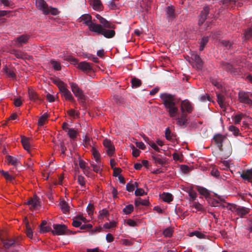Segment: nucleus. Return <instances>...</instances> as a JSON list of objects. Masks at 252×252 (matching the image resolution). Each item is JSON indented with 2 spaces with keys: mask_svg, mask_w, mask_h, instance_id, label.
I'll list each match as a JSON object with an SVG mask.
<instances>
[{
  "mask_svg": "<svg viewBox=\"0 0 252 252\" xmlns=\"http://www.w3.org/2000/svg\"><path fill=\"white\" fill-rule=\"evenodd\" d=\"M162 103L164 105L169 116L176 120V124L180 126H186L189 123V118L183 109H181V114L178 116L179 109L176 106L177 99L175 95L167 93H162L160 95Z\"/></svg>",
  "mask_w": 252,
  "mask_h": 252,
  "instance_id": "f257e3e1",
  "label": "nucleus"
},
{
  "mask_svg": "<svg viewBox=\"0 0 252 252\" xmlns=\"http://www.w3.org/2000/svg\"><path fill=\"white\" fill-rule=\"evenodd\" d=\"M95 17L100 23L99 25L101 26V28L99 30V32H95L97 34L102 35L107 38L114 37L116 34V32L113 30L116 28L115 25L107 21L99 14H96Z\"/></svg>",
  "mask_w": 252,
  "mask_h": 252,
  "instance_id": "f03ea898",
  "label": "nucleus"
},
{
  "mask_svg": "<svg viewBox=\"0 0 252 252\" xmlns=\"http://www.w3.org/2000/svg\"><path fill=\"white\" fill-rule=\"evenodd\" d=\"M81 21L84 22V23L88 26L89 30L91 32H99L100 31L99 30L101 28V26L99 25L98 24H96L92 21V16L89 14H85L82 15L80 18Z\"/></svg>",
  "mask_w": 252,
  "mask_h": 252,
  "instance_id": "7ed1b4c3",
  "label": "nucleus"
},
{
  "mask_svg": "<svg viewBox=\"0 0 252 252\" xmlns=\"http://www.w3.org/2000/svg\"><path fill=\"white\" fill-rule=\"evenodd\" d=\"M3 247L5 252H17L16 245H18L16 241L11 238H6L2 240Z\"/></svg>",
  "mask_w": 252,
  "mask_h": 252,
  "instance_id": "20e7f679",
  "label": "nucleus"
},
{
  "mask_svg": "<svg viewBox=\"0 0 252 252\" xmlns=\"http://www.w3.org/2000/svg\"><path fill=\"white\" fill-rule=\"evenodd\" d=\"M69 84L72 92L75 96L78 98V101L81 103H84L85 101L86 96L83 94V91L75 83L71 82Z\"/></svg>",
  "mask_w": 252,
  "mask_h": 252,
  "instance_id": "39448f33",
  "label": "nucleus"
},
{
  "mask_svg": "<svg viewBox=\"0 0 252 252\" xmlns=\"http://www.w3.org/2000/svg\"><path fill=\"white\" fill-rule=\"evenodd\" d=\"M54 230L52 231L54 234L62 235L64 234H69L71 232L67 229V227L64 224H54Z\"/></svg>",
  "mask_w": 252,
  "mask_h": 252,
  "instance_id": "423d86ee",
  "label": "nucleus"
},
{
  "mask_svg": "<svg viewBox=\"0 0 252 252\" xmlns=\"http://www.w3.org/2000/svg\"><path fill=\"white\" fill-rule=\"evenodd\" d=\"M166 18L168 22L173 21L176 17V14L175 12V9L172 5L168 6L165 10Z\"/></svg>",
  "mask_w": 252,
  "mask_h": 252,
  "instance_id": "0eeeda50",
  "label": "nucleus"
},
{
  "mask_svg": "<svg viewBox=\"0 0 252 252\" xmlns=\"http://www.w3.org/2000/svg\"><path fill=\"white\" fill-rule=\"evenodd\" d=\"M238 97L241 102L252 105V100L249 98V93L243 91L239 92Z\"/></svg>",
  "mask_w": 252,
  "mask_h": 252,
  "instance_id": "6e6552de",
  "label": "nucleus"
},
{
  "mask_svg": "<svg viewBox=\"0 0 252 252\" xmlns=\"http://www.w3.org/2000/svg\"><path fill=\"white\" fill-rule=\"evenodd\" d=\"M60 91L62 94V95L63 96L66 100H68L72 102H75V100L72 95L71 92L66 88L65 85L64 87H61Z\"/></svg>",
  "mask_w": 252,
  "mask_h": 252,
  "instance_id": "1a4fd4ad",
  "label": "nucleus"
},
{
  "mask_svg": "<svg viewBox=\"0 0 252 252\" xmlns=\"http://www.w3.org/2000/svg\"><path fill=\"white\" fill-rule=\"evenodd\" d=\"M36 6L42 10L44 14H49V8L44 0H36Z\"/></svg>",
  "mask_w": 252,
  "mask_h": 252,
  "instance_id": "9d476101",
  "label": "nucleus"
},
{
  "mask_svg": "<svg viewBox=\"0 0 252 252\" xmlns=\"http://www.w3.org/2000/svg\"><path fill=\"white\" fill-rule=\"evenodd\" d=\"M213 139L219 148V149L220 151H222V144L224 141L226 139V136L220 134H217L214 135Z\"/></svg>",
  "mask_w": 252,
  "mask_h": 252,
  "instance_id": "9b49d317",
  "label": "nucleus"
},
{
  "mask_svg": "<svg viewBox=\"0 0 252 252\" xmlns=\"http://www.w3.org/2000/svg\"><path fill=\"white\" fill-rule=\"evenodd\" d=\"M103 144L104 146L106 149V152L107 154L109 156H112L115 151V147L111 141L107 139H105L103 140Z\"/></svg>",
  "mask_w": 252,
  "mask_h": 252,
  "instance_id": "f8f14e48",
  "label": "nucleus"
},
{
  "mask_svg": "<svg viewBox=\"0 0 252 252\" xmlns=\"http://www.w3.org/2000/svg\"><path fill=\"white\" fill-rule=\"evenodd\" d=\"M220 66L223 69L225 70L231 74L235 75L238 73L237 69L235 68L231 64L227 63L221 62Z\"/></svg>",
  "mask_w": 252,
  "mask_h": 252,
  "instance_id": "ddd939ff",
  "label": "nucleus"
},
{
  "mask_svg": "<svg viewBox=\"0 0 252 252\" xmlns=\"http://www.w3.org/2000/svg\"><path fill=\"white\" fill-rule=\"evenodd\" d=\"M210 8L206 6L203 8V9L201 11V13L199 15V19L198 24L201 25L203 24L205 20L207 19L208 14L209 13Z\"/></svg>",
  "mask_w": 252,
  "mask_h": 252,
  "instance_id": "4468645a",
  "label": "nucleus"
},
{
  "mask_svg": "<svg viewBox=\"0 0 252 252\" xmlns=\"http://www.w3.org/2000/svg\"><path fill=\"white\" fill-rule=\"evenodd\" d=\"M26 204L31 206L30 209H35L40 206V201L38 197L34 195L33 198H30Z\"/></svg>",
  "mask_w": 252,
  "mask_h": 252,
  "instance_id": "2eb2a0df",
  "label": "nucleus"
},
{
  "mask_svg": "<svg viewBox=\"0 0 252 252\" xmlns=\"http://www.w3.org/2000/svg\"><path fill=\"white\" fill-rule=\"evenodd\" d=\"M30 38V35L28 34H22L17 37L15 40L16 46L18 47L22 46L23 44H26L28 42Z\"/></svg>",
  "mask_w": 252,
  "mask_h": 252,
  "instance_id": "dca6fc26",
  "label": "nucleus"
},
{
  "mask_svg": "<svg viewBox=\"0 0 252 252\" xmlns=\"http://www.w3.org/2000/svg\"><path fill=\"white\" fill-rule=\"evenodd\" d=\"M191 59L195 63V66L197 69H201L203 66V62L200 56L195 53L191 55Z\"/></svg>",
  "mask_w": 252,
  "mask_h": 252,
  "instance_id": "f3484780",
  "label": "nucleus"
},
{
  "mask_svg": "<svg viewBox=\"0 0 252 252\" xmlns=\"http://www.w3.org/2000/svg\"><path fill=\"white\" fill-rule=\"evenodd\" d=\"M234 209L237 214L241 218L244 217L245 215H246L250 212V209L241 206L235 207Z\"/></svg>",
  "mask_w": 252,
  "mask_h": 252,
  "instance_id": "a211bd4d",
  "label": "nucleus"
},
{
  "mask_svg": "<svg viewBox=\"0 0 252 252\" xmlns=\"http://www.w3.org/2000/svg\"><path fill=\"white\" fill-rule=\"evenodd\" d=\"M181 109H183L184 112L190 113L193 110V107L190 102L184 100L182 102Z\"/></svg>",
  "mask_w": 252,
  "mask_h": 252,
  "instance_id": "6ab92c4d",
  "label": "nucleus"
},
{
  "mask_svg": "<svg viewBox=\"0 0 252 252\" xmlns=\"http://www.w3.org/2000/svg\"><path fill=\"white\" fill-rule=\"evenodd\" d=\"M240 177L244 180H247L249 182H252V169H247L243 171V173L241 174Z\"/></svg>",
  "mask_w": 252,
  "mask_h": 252,
  "instance_id": "aec40b11",
  "label": "nucleus"
},
{
  "mask_svg": "<svg viewBox=\"0 0 252 252\" xmlns=\"http://www.w3.org/2000/svg\"><path fill=\"white\" fill-rule=\"evenodd\" d=\"M78 68L85 72H88L92 70L90 63L86 62H81L79 63Z\"/></svg>",
  "mask_w": 252,
  "mask_h": 252,
  "instance_id": "412c9836",
  "label": "nucleus"
},
{
  "mask_svg": "<svg viewBox=\"0 0 252 252\" xmlns=\"http://www.w3.org/2000/svg\"><path fill=\"white\" fill-rule=\"evenodd\" d=\"M6 159L9 164L16 166L20 164L19 159L16 157H12L10 155H7L6 156Z\"/></svg>",
  "mask_w": 252,
  "mask_h": 252,
  "instance_id": "4be33fe9",
  "label": "nucleus"
},
{
  "mask_svg": "<svg viewBox=\"0 0 252 252\" xmlns=\"http://www.w3.org/2000/svg\"><path fill=\"white\" fill-rule=\"evenodd\" d=\"M28 94L30 100L33 101H41L38 95L33 90L29 89Z\"/></svg>",
  "mask_w": 252,
  "mask_h": 252,
  "instance_id": "5701e85b",
  "label": "nucleus"
},
{
  "mask_svg": "<svg viewBox=\"0 0 252 252\" xmlns=\"http://www.w3.org/2000/svg\"><path fill=\"white\" fill-rule=\"evenodd\" d=\"M217 101H218L219 104L220 105V106L221 108H225V97L224 96V95H223L222 94H217Z\"/></svg>",
  "mask_w": 252,
  "mask_h": 252,
  "instance_id": "b1692460",
  "label": "nucleus"
},
{
  "mask_svg": "<svg viewBox=\"0 0 252 252\" xmlns=\"http://www.w3.org/2000/svg\"><path fill=\"white\" fill-rule=\"evenodd\" d=\"M29 140L30 139L29 138L25 136H23L21 137V143L23 146L24 148L28 152H29L30 149Z\"/></svg>",
  "mask_w": 252,
  "mask_h": 252,
  "instance_id": "393cba45",
  "label": "nucleus"
},
{
  "mask_svg": "<svg viewBox=\"0 0 252 252\" xmlns=\"http://www.w3.org/2000/svg\"><path fill=\"white\" fill-rule=\"evenodd\" d=\"M160 197L164 202H166L168 203H169L170 202L172 201L173 199V195L171 193L168 192H163L160 195Z\"/></svg>",
  "mask_w": 252,
  "mask_h": 252,
  "instance_id": "a878e982",
  "label": "nucleus"
},
{
  "mask_svg": "<svg viewBox=\"0 0 252 252\" xmlns=\"http://www.w3.org/2000/svg\"><path fill=\"white\" fill-rule=\"evenodd\" d=\"M60 206V208L63 213H66L69 212V207L67 204V203L64 201L62 200L60 202L59 204Z\"/></svg>",
  "mask_w": 252,
  "mask_h": 252,
  "instance_id": "bb28decb",
  "label": "nucleus"
},
{
  "mask_svg": "<svg viewBox=\"0 0 252 252\" xmlns=\"http://www.w3.org/2000/svg\"><path fill=\"white\" fill-rule=\"evenodd\" d=\"M196 189L199 193L205 197H208L210 195L209 191L206 188L200 186H197Z\"/></svg>",
  "mask_w": 252,
  "mask_h": 252,
  "instance_id": "cd10ccee",
  "label": "nucleus"
},
{
  "mask_svg": "<svg viewBox=\"0 0 252 252\" xmlns=\"http://www.w3.org/2000/svg\"><path fill=\"white\" fill-rule=\"evenodd\" d=\"M131 83L132 88H138L140 87L142 85L141 81L135 77L132 78Z\"/></svg>",
  "mask_w": 252,
  "mask_h": 252,
  "instance_id": "c85d7f7f",
  "label": "nucleus"
},
{
  "mask_svg": "<svg viewBox=\"0 0 252 252\" xmlns=\"http://www.w3.org/2000/svg\"><path fill=\"white\" fill-rule=\"evenodd\" d=\"M3 69L4 71L7 74L8 77L11 78L12 79L16 78V76L13 69L8 68L6 66H5Z\"/></svg>",
  "mask_w": 252,
  "mask_h": 252,
  "instance_id": "c756f323",
  "label": "nucleus"
},
{
  "mask_svg": "<svg viewBox=\"0 0 252 252\" xmlns=\"http://www.w3.org/2000/svg\"><path fill=\"white\" fill-rule=\"evenodd\" d=\"M134 203L136 206H138L140 205L148 206L149 204V201L148 200L142 199L140 198H138L135 199Z\"/></svg>",
  "mask_w": 252,
  "mask_h": 252,
  "instance_id": "7c9ffc66",
  "label": "nucleus"
},
{
  "mask_svg": "<svg viewBox=\"0 0 252 252\" xmlns=\"http://www.w3.org/2000/svg\"><path fill=\"white\" fill-rule=\"evenodd\" d=\"M209 41V37L208 36H204L201 38L199 42L200 47L199 50L202 51L204 50V48L206 45V44Z\"/></svg>",
  "mask_w": 252,
  "mask_h": 252,
  "instance_id": "2f4dec72",
  "label": "nucleus"
},
{
  "mask_svg": "<svg viewBox=\"0 0 252 252\" xmlns=\"http://www.w3.org/2000/svg\"><path fill=\"white\" fill-rule=\"evenodd\" d=\"M152 158L154 160L155 163L157 164L162 165L165 163V160L159 158L158 155H153Z\"/></svg>",
  "mask_w": 252,
  "mask_h": 252,
  "instance_id": "473e14b6",
  "label": "nucleus"
},
{
  "mask_svg": "<svg viewBox=\"0 0 252 252\" xmlns=\"http://www.w3.org/2000/svg\"><path fill=\"white\" fill-rule=\"evenodd\" d=\"M93 8L96 10H101L102 4L100 0H94L93 3Z\"/></svg>",
  "mask_w": 252,
  "mask_h": 252,
  "instance_id": "72a5a7b5",
  "label": "nucleus"
},
{
  "mask_svg": "<svg viewBox=\"0 0 252 252\" xmlns=\"http://www.w3.org/2000/svg\"><path fill=\"white\" fill-rule=\"evenodd\" d=\"M0 173L7 181H12L14 179V177L10 175L7 171H4L2 170H0Z\"/></svg>",
  "mask_w": 252,
  "mask_h": 252,
  "instance_id": "f704fd0d",
  "label": "nucleus"
},
{
  "mask_svg": "<svg viewBox=\"0 0 252 252\" xmlns=\"http://www.w3.org/2000/svg\"><path fill=\"white\" fill-rule=\"evenodd\" d=\"M26 233L27 234V236L30 238H32L33 236V233L32 229L29 224V222H27L26 223Z\"/></svg>",
  "mask_w": 252,
  "mask_h": 252,
  "instance_id": "c9c22d12",
  "label": "nucleus"
},
{
  "mask_svg": "<svg viewBox=\"0 0 252 252\" xmlns=\"http://www.w3.org/2000/svg\"><path fill=\"white\" fill-rule=\"evenodd\" d=\"M77 132L74 129L71 128L68 129V130L67 131V135L70 138L74 140L77 137Z\"/></svg>",
  "mask_w": 252,
  "mask_h": 252,
  "instance_id": "e433bc0d",
  "label": "nucleus"
},
{
  "mask_svg": "<svg viewBox=\"0 0 252 252\" xmlns=\"http://www.w3.org/2000/svg\"><path fill=\"white\" fill-rule=\"evenodd\" d=\"M79 166L81 169L84 170V173L89 172L90 168L87 166L86 162L81 159L79 160Z\"/></svg>",
  "mask_w": 252,
  "mask_h": 252,
  "instance_id": "4c0bfd02",
  "label": "nucleus"
},
{
  "mask_svg": "<svg viewBox=\"0 0 252 252\" xmlns=\"http://www.w3.org/2000/svg\"><path fill=\"white\" fill-rule=\"evenodd\" d=\"M228 130L232 132L233 134L235 136H237L240 134L239 128L234 126H230L228 127Z\"/></svg>",
  "mask_w": 252,
  "mask_h": 252,
  "instance_id": "58836bf2",
  "label": "nucleus"
},
{
  "mask_svg": "<svg viewBox=\"0 0 252 252\" xmlns=\"http://www.w3.org/2000/svg\"><path fill=\"white\" fill-rule=\"evenodd\" d=\"M48 117V115L47 113H44L38 119V124L39 126H42L45 121L47 120Z\"/></svg>",
  "mask_w": 252,
  "mask_h": 252,
  "instance_id": "ea45409f",
  "label": "nucleus"
},
{
  "mask_svg": "<svg viewBox=\"0 0 252 252\" xmlns=\"http://www.w3.org/2000/svg\"><path fill=\"white\" fill-rule=\"evenodd\" d=\"M220 43L224 46L227 49H230L233 43L229 40H222L220 41Z\"/></svg>",
  "mask_w": 252,
  "mask_h": 252,
  "instance_id": "a19ab883",
  "label": "nucleus"
},
{
  "mask_svg": "<svg viewBox=\"0 0 252 252\" xmlns=\"http://www.w3.org/2000/svg\"><path fill=\"white\" fill-rule=\"evenodd\" d=\"M92 151L97 163L99 162V154L94 147H92Z\"/></svg>",
  "mask_w": 252,
  "mask_h": 252,
  "instance_id": "79ce46f5",
  "label": "nucleus"
},
{
  "mask_svg": "<svg viewBox=\"0 0 252 252\" xmlns=\"http://www.w3.org/2000/svg\"><path fill=\"white\" fill-rule=\"evenodd\" d=\"M64 60L69 62L72 64H76L78 63V60L71 56L65 57Z\"/></svg>",
  "mask_w": 252,
  "mask_h": 252,
  "instance_id": "37998d69",
  "label": "nucleus"
},
{
  "mask_svg": "<svg viewBox=\"0 0 252 252\" xmlns=\"http://www.w3.org/2000/svg\"><path fill=\"white\" fill-rule=\"evenodd\" d=\"M123 211L126 214H129L133 211V206L132 204L126 205Z\"/></svg>",
  "mask_w": 252,
  "mask_h": 252,
  "instance_id": "c03bdc74",
  "label": "nucleus"
},
{
  "mask_svg": "<svg viewBox=\"0 0 252 252\" xmlns=\"http://www.w3.org/2000/svg\"><path fill=\"white\" fill-rule=\"evenodd\" d=\"M189 195L190 197V201H194L197 197L196 192L192 189H190L188 191Z\"/></svg>",
  "mask_w": 252,
  "mask_h": 252,
  "instance_id": "a18cd8bd",
  "label": "nucleus"
},
{
  "mask_svg": "<svg viewBox=\"0 0 252 252\" xmlns=\"http://www.w3.org/2000/svg\"><path fill=\"white\" fill-rule=\"evenodd\" d=\"M108 211L106 209H103L99 211V219H103L104 217H107L109 216Z\"/></svg>",
  "mask_w": 252,
  "mask_h": 252,
  "instance_id": "49530a36",
  "label": "nucleus"
},
{
  "mask_svg": "<svg viewBox=\"0 0 252 252\" xmlns=\"http://www.w3.org/2000/svg\"><path fill=\"white\" fill-rule=\"evenodd\" d=\"M244 116V115L242 113L236 115L233 118L234 123L235 124H239Z\"/></svg>",
  "mask_w": 252,
  "mask_h": 252,
  "instance_id": "de8ad7c7",
  "label": "nucleus"
},
{
  "mask_svg": "<svg viewBox=\"0 0 252 252\" xmlns=\"http://www.w3.org/2000/svg\"><path fill=\"white\" fill-rule=\"evenodd\" d=\"M173 230L171 228H166L163 232V235L166 237H170L172 236Z\"/></svg>",
  "mask_w": 252,
  "mask_h": 252,
  "instance_id": "09e8293b",
  "label": "nucleus"
},
{
  "mask_svg": "<svg viewBox=\"0 0 252 252\" xmlns=\"http://www.w3.org/2000/svg\"><path fill=\"white\" fill-rule=\"evenodd\" d=\"M51 63L53 65V67L56 70H60L61 69V66L59 62L53 61H51Z\"/></svg>",
  "mask_w": 252,
  "mask_h": 252,
  "instance_id": "8fccbe9b",
  "label": "nucleus"
},
{
  "mask_svg": "<svg viewBox=\"0 0 252 252\" xmlns=\"http://www.w3.org/2000/svg\"><path fill=\"white\" fill-rule=\"evenodd\" d=\"M72 220H73V221L72 223V225L74 227H79L81 226V225L82 224V222L81 221H80V220H79L76 217H75L74 218H73L72 219Z\"/></svg>",
  "mask_w": 252,
  "mask_h": 252,
  "instance_id": "3c124183",
  "label": "nucleus"
},
{
  "mask_svg": "<svg viewBox=\"0 0 252 252\" xmlns=\"http://www.w3.org/2000/svg\"><path fill=\"white\" fill-rule=\"evenodd\" d=\"M67 114L73 118L79 117V112H76L73 109H70L67 111Z\"/></svg>",
  "mask_w": 252,
  "mask_h": 252,
  "instance_id": "603ef678",
  "label": "nucleus"
},
{
  "mask_svg": "<svg viewBox=\"0 0 252 252\" xmlns=\"http://www.w3.org/2000/svg\"><path fill=\"white\" fill-rule=\"evenodd\" d=\"M146 194L147 193L141 188H137L135 191V195L136 196H143Z\"/></svg>",
  "mask_w": 252,
  "mask_h": 252,
  "instance_id": "864d4df0",
  "label": "nucleus"
},
{
  "mask_svg": "<svg viewBox=\"0 0 252 252\" xmlns=\"http://www.w3.org/2000/svg\"><path fill=\"white\" fill-rule=\"evenodd\" d=\"M130 147L132 149V154L133 155V157H137L139 156V154H140V151L137 149V148H136L134 145H131L130 146Z\"/></svg>",
  "mask_w": 252,
  "mask_h": 252,
  "instance_id": "5fc2aeb1",
  "label": "nucleus"
},
{
  "mask_svg": "<svg viewBox=\"0 0 252 252\" xmlns=\"http://www.w3.org/2000/svg\"><path fill=\"white\" fill-rule=\"evenodd\" d=\"M116 225V222L113 221H110L109 223H108V222L105 223L104 224L103 226L105 228L110 229V228L115 227Z\"/></svg>",
  "mask_w": 252,
  "mask_h": 252,
  "instance_id": "6e6d98bb",
  "label": "nucleus"
},
{
  "mask_svg": "<svg viewBox=\"0 0 252 252\" xmlns=\"http://www.w3.org/2000/svg\"><path fill=\"white\" fill-rule=\"evenodd\" d=\"M91 166L93 168V170L96 173H99L101 170L99 162L97 164L92 163Z\"/></svg>",
  "mask_w": 252,
  "mask_h": 252,
  "instance_id": "4d7b16f0",
  "label": "nucleus"
},
{
  "mask_svg": "<svg viewBox=\"0 0 252 252\" xmlns=\"http://www.w3.org/2000/svg\"><path fill=\"white\" fill-rule=\"evenodd\" d=\"M53 82L58 87L59 90L61 89V87H64L65 86L64 83L59 79H55Z\"/></svg>",
  "mask_w": 252,
  "mask_h": 252,
  "instance_id": "13d9d810",
  "label": "nucleus"
},
{
  "mask_svg": "<svg viewBox=\"0 0 252 252\" xmlns=\"http://www.w3.org/2000/svg\"><path fill=\"white\" fill-rule=\"evenodd\" d=\"M181 169L182 172L185 174L188 173L190 171V168L186 165H182L181 166Z\"/></svg>",
  "mask_w": 252,
  "mask_h": 252,
  "instance_id": "bf43d9fd",
  "label": "nucleus"
},
{
  "mask_svg": "<svg viewBox=\"0 0 252 252\" xmlns=\"http://www.w3.org/2000/svg\"><path fill=\"white\" fill-rule=\"evenodd\" d=\"M84 145L85 147H88L89 146H91L90 142L91 139L87 135H85V137L83 139Z\"/></svg>",
  "mask_w": 252,
  "mask_h": 252,
  "instance_id": "052dcab7",
  "label": "nucleus"
},
{
  "mask_svg": "<svg viewBox=\"0 0 252 252\" xmlns=\"http://www.w3.org/2000/svg\"><path fill=\"white\" fill-rule=\"evenodd\" d=\"M165 136L166 139L168 140H170L172 139V137L171 135V130L169 127H167L165 129Z\"/></svg>",
  "mask_w": 252,
  "mask_h": 252,
  "instance_id": "680f3d73",
  "label": "nucleus"
},
{
  "mask_svg": "<svg viewBox=\"0 0 252 252\" xmlns=\"http://www.w3.org/2000/svg\"><path fill=\"white\" fill-rule=\"evenodd\" d=\"M134 185L128 183L126 185V189L129 192L133 191L134 190Z\"/></svg>",
  "mask_w": 252,
  "mask_h": 252,
  "instance_id": "e2e57ef3",
  "label": "nucleus"
},
{
  "mask_svg": "<svg viewBox=\"0 0 252 252\" xmlns=\"http://www.w3.org/2000/svg\"><path fill=\"white\" fill-rule=\"evenodd\" d=\"M86 57L88 59L93 61L94 63H97L98 61V59L96 56L93 55L92 54H89L87 55Z\"/></svg>",
  "mask_w": 252,
  "mask_h": 252,
  "instance_id": "0e129e2a",
  "label": "nucleus"
},
{
  "mask_svg": "<svg viewBox=\"0 0 252 252\" xmlns=\"http://www.w3.org/2000/svg\"><path fill=\"white\" fill-rule=\"evenodd\" d=\"M92 227H93V225L90 223L84 224L83 225H81L80 229L81 230H88V229H91L92 228Z\"/></svg>",
  "mask_w": 252,
  "mask_h": 252,
  "instance_id": "69168bd1",
  "label": "nucleus"
},
{
  "mask_svg": "<svg viewBox=\"0 0 252 252\" xmlns=\"http://www.w3.org/2000/svg\"><path fill=\"white\" fill-rule=\"evenodd\" d=\"M193 206L194 208H195L198 211H202L203 210L202 205L199 202H194L193 204Z\"/></svg>",
  "mask_w": 252,
  "mask_h": 252,
  "instance_id": "338daca9",
  "label": "nucleus"
},
{
  "mask_svg": "<svg viewBox=\"0 0 252 252\" xmlns=\"http://www.w3.org/2000/svg\"><path fill=\"white\" fill-rule=\"evenodd\" d=\"M245 37L246 38H249L252 37V29H248L245 32Z\"/></svg>",
  "mask_w": 252,
  "mask_h": 252,
  "instance_id": "774afa93",
  "label": "nucleus"
}]
</instances>
